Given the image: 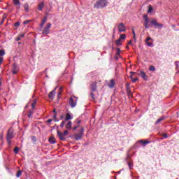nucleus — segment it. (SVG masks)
<instances>
[{
	"label": "nucleus",
	"mask_w": 179,
	"mask_h": 179,
	"mask_svg": "<svg viewBox=\"0 0 179 179\" xmlns=\"http://www.w3.org/2000/svg\"><path fill=\"white\" fill-rule=\"evenodd\" d=\"M149 70L152 72H155V71H156V67H155V66H150Z\"/></svg>",
	"instance_id": "nucleus-29"
},
{
	"label": "nucleus",
	"mask_w": 179,
	"mask_h": 179,
	"mask_svg": "<svg viewBox=\"0 0 179 179\" xmlns=\"http://www.w3.org/2000/svg\"><path fill=\"white\" fill-rule=\"evenodd\" d=\"M19 37L21 38H23V37H24V34H20V35L19 36Z\"/></svg>",
	"instance_id": "nucleus-46"
},
{
	"label": "nucleus",
	"mask_w": 179,
	"mask_h": 179,
	"mask_svg": "<svg viewBox=\"0 0 179 179\" xmlns=\"http://www.w3.org/2000/svg\"><path fill=\"white\" fill-rule=\"evenodd\" d=\"M14 25L15 26V27H19L20 26V22H17L15 23Z\"/></svg>",
	"instance_id": "nucleus-38"
},
{
	"label": "nucleus",
	"mask_w": 179,
	"mask_h": 179,
	"mask_svg": "<svg viewBox=\"0 0 179 179\" xmlns=\"http://www.w3.org/2000/svg\"><path fill=\"white\" fill-rule=\"evenodd\" d=\"M13 136H14L13 130H12V128H10L7 133V142H8V145H10V143H12V139H13Z\"/></svg>",
	"instance_id": "nucleus-2"
},
{
	"label": "nucleus",
	"mask_w": 179,
	"mask_h": 179,
	"mask_svg": "<svg viewBox=\"0 0 179 179\" xmlns=\"http://www.w3.org/2000/svg\"><path fill=\"white\" fill-rule=\"evenodd\" d=\"M29 3H26L25 4H24V9L27 13H29Z\"/></svg>",
	"instance_id": "nucleus-23"
},
{
	"label": "nucleus",
	"mask_w": 179,
	"mask_h": 179,
	"mask_svg": "<svg viewBox=\"0 0 179 179\" xmlns=\"http://www.w3.org/2000/svg\"><path fill=\"white\" fill-rule=\"evenodd\" d=\"M125 38H127V35L121 34L119 38V40H120V41H122V40H125Z\"/></svg>",
	"instance_id": "nucleus-27"
},
{
	"label": "nucleus",
	"mask_w": 179,
	"mask_h": 179,
	"mask_svg": "<svg viewBox=\"0 0 179 179\" xmlns=\"http://www.w3.org/2000/svg\"><path fill=\"white\" fill-rule=\"evenodd\" d=\"M55 90H52V92H50L49 93L48 97L49 99H50L51 100H52L54 99V97H55Z\"/></svg>",
	"instance_id": "nucleus-15"
},
{
	"label": "nucleus",
	"mask_w": 179,
	"mask_h": 179,
	"mask_svg": "<svg viewBox=\"0 0 179 179\" xmlns=\"http://www.w3.org/2000/svg\"><path fill=\"white\" fill-rule=\"evenodd\" d=\"M108 5V2L106 0H98L94 4V9H101L102 8H106Z\"/></svg>",
	"instance_id": "nucleus-1"
},
{
	"label": "nucleus",
	"mask_w": 179,
	"mask_h": 179,
	"mask_svg": "<svg viewBox=\"0 0 179 179\" xmlns=\"http://www.w3.org/2000/svg\"><path fill=\"white\" fill-rule=\"evenodd\" d=\"M66 129H72V122L69 121L66 124Z\"/></svg>",
	"instance_id": "nucleus-19"
},
{
	"label": "nucleus",
	"mask_w": 179,
	"mask_h": 179,
	"mask_svg": "<svg viewBox=\"0 0 179 179\" xmlns=\"http://www.w3.org/2000/svg\"><path fill=\"white\" fill-rule=\"evenodd\" d=\"M61 118L62 119V116L61 117Z\"/></svg>",
	"instance_id": "nucleus-59"
},
{
	"label": "nucleus",
	"mask_w": 179,
	"mask_h": 179,
	"mask_svg": "<svg viewBox=\"0 0 179 179\" xmlns=\"http://www.w3.org/2000/svg\"><path fill=\"white\" fill-rule=\"evenodd\" d=\"M164 120H166V117L162 116V117L159 118V119L155 122V124H159V123L162 122V121H163Z\"/></svg>",
	"instance_id": "nucleus-25"
},
{
	"label": "nucleus",
	"mask_w": 179,
	"mask_h": 179,
	"mask_svg": "<svg viewBox=\"0 0 179 179\" xmlns=\"http://www.w3.org/2000/svg\"><path fill=\"white\" fill-rule=\"evenodd\" d=\"M117 29L119 30V33L127 31V27H125V25L124 24V23L119 24L117 25Z\"/></svg>",
	"instance_id": "nucleus-7"
},
{
	"label": "nucleus",
	"mask_w": 179,
	"mask_h": 179,
	"mask_svg": "<svg viewBox=\"0 0 179 179\" xmlns=\"http://www.w3.org/2000/svg\"><path fill=\"white\" fill-rule=\"evenodd\" d=\"M31 21L30 20H26L24 21L23 23L24 24H29V23H30Z\"/></svg>",
	"instance_id": "nucleus-37"
},
{
	"label": "nucleus",
	"mask_w": 179,
	"mask_h": 179,
	"mask_svg": "<svg viewBox=\"0 0 179 179\" xmlns=\"http://www.w3.org/2000/svg\"><path fill=\"white\" fill-rule=\"evenodd\" d=\"M65 127V121L62 122L60 124V128H64Z\"/></svg>",
	"instance_id": "nucleus-36"
},
{
	"label": "nucleus",
	"mask_w": 179,
	"mask_h": 179,
	"mask_svg": "<svg viewBox=\"0 0 179 179\" xmlns=\"http://www.w3.org/2000/svg\"><path fill=\"white\" fill-rule=\"evenodd\" d=\"M69 103L71 108H75V107H76V104L78 103V98H76V96L70 97Z\"/></svg>",
	"instance_id": "nucleus-3"
},
{
	"label": "nucleus",
	"mask_w": 179,
	"mask_h": 179,
	"mask_svg": "<svg viewBox=\"0 0 179 179\" xmlns=\"http://www.w3.org/2000/svg\"><path fill=\"white\" fill-rule=\"evenodd\" d=\"M3 55H5V50H0V57H3Z\"/></svg>",
	"instance_id": "nucleus-33"
},
{
	"label": "nucleus",
	"mask_w": 179,
	"mask_h": 179,
	"mask_svg": "<svg viewBox=\"0 0 179 179\" xmlns=\"http://www.w3.org/2000/svg\"><path fill=\"white\" fill-rule=\"evenodd\" d=\"M53 113H55L53 117L57 118V110L55 109H54Z\"/></svg>",
	"instance_id": "nucleus-40"
},
{
	"label": "nucleus",
	"mask_w": 179,
	"mask_h": 179,
	"mask_svg": "<svg viewBox=\"0 0 179 179\" xmlns=\"http://www.w3.org/2000/svg\"><path fill=\"white\" fill-rule=\"evenodd\" d=\"M14 5L17 6V5H20V1L19 0H13Z\"/></svg>",
	"instance_id": "nucleus-28"
},
{
	"label": "nucleus",
	"mask_w": 179,
	"mask_h": 179,
	"mask_svg": "<svg viewBox=\"0 0 179 179\" xmlns=\"http://www.w3.org/2000/svg\"><path fill=\"white\" fill-rule=\"evenodd\" d=\"M48 124H51L52 122V119H49L47 120Z\"/></svg>",
	"instance_id": "nucleus-43"
},
{
	"label": "nucleus",
	"mask_w": 179,
	"mask_h": 179,
	"mask_svg": "<svg viewBox=\"0 0 179 179\" xmlns=\"http://www.w3.org/2000/svg\"><path fill=\"white\" fill-rule=\"evenodd\" d=\"M128 44L130 45H132V41H129L128 42Z\"/></svg>",
	"instance_id": "nucleus-48"
},
{
	"label": "nucleus",
	"mask_w": 179,
	"mask_h": 179,
	"mask_svg": "<svg viewBox=\"0 0 179 179\" xmlns=\"http://www.w3.org/2000/svg\"><path fill=\"white\" fill-rule=\"evenodd\" d=\"M72 118L73 117H72V115H71V114L69 113L66 114L65 121H69V120H72Z\"/></svg>",
	"instance_id": "nucleus-20"
},
{
	"label": "nucleus",
	"mask_w": 179,
	"mask_h": 179,
	"mask_svg": "<svg viewBox=\"0 0 179 179\" xmlns=\"http://www.w3.org/2000/svg\"><path fill=\"white\" fill-rule=\"evenodd\" d=\"M45 4L44 1H41L38 5V10L42 11L43 8H44Z\"/></svg>",
	"instance_id": "nucleus-16"
},
{
	"label": "nucleus",
	"mask_w": 179,
	"mask_h": 179,
	"mask_svg": "<svg viewBox=\"0 0 179 179\" xmlns=\"http://www.w3.org/2000/svg\"><path fill=\"white\" fill-rule=\"evenodd\" d=\"M18 71H19V67L17 66V65H16V64H14L13 65V74L16 75V73H17Z\"/></svg>",
	"instance_id": "nucleus-12"
},
{
	"label": "nucleus",
	"mask_w": 179,
	"mask_h": 179,
	"mask_svg": "<svg viewBox=\"0 0 179 179\" xmlns=\"http://www.w3.org/2000/svg\"><path fill=\"white\" fill-rule=\"evenodd\" d=\"M126 90L127 93L131 94V84L129 83H126Z\"/></svg>",
	"instance_id": "nucleus-18"
},
{
	"label": "nucleus",
	"mask_w": 179,
	"mask_h": 179,
	"mask_svg": "<svg viewBox=\"0 0 179 179\" xmlns=\"http://www.w3.org/2000/svg\"><path fill=\"white\" fill-rule=\"evenodd\" d=\"M91 97L92 99H93V100H94V94H93V92H91Z\"/></svg>",
	"instance_id": "nucleus-45"
},
{
	"label": "nucleus",
	"mask_w": 179,
	"mask_h": 179,
	"mask_svg": "<svg viewBox=\"0 0 179 179\" xmlns=\"http://www.w3.org/2000/svg\"><path fill=\"white\" fill-rule=\"evenodd\" d=\"M122 43H121V40L118 39L116 41V45H121Z\"/></svg>",
	"instance_id": "nucleus-34"
},
{
	"label": "nucleus",
	"mask_w": 179,
	"mask_h": 179,
	"mask_svg": "<svg viewBox=\"0 0 179 179\" xmlns=\"http://www.w3.org/2000/svg\"><path fill=\"white\" fill-rule=\"evenodd\" d=\"M179 62H176V65L178 66Z\"/></svg>",
	"instance_id": "nucleus-53"
},
{
	"label": "nucleus",
	"mask_w": 179,
	"mask_h": 179,
	"mask_svg": "<svg viewBox=\"0 0 179 179\" xmlns=\"http://www.w3.org/2000/svg\"><path fill=\"white\" fill-rule=\"evenodd\" d=\"M139 76H141V78H143V79H144V80H148V76L146 75L145 73H144V71H141L138 73Z\"/></svg>",
	"instance_id": "nucleus-13"
},
{
	"label": "nucleus",
	"mask_w": 179,
	"mask_h": 179,
	"mask_svg": "<svg viewBox=\"0 0 179 179\" xmlns=\"http://www.w3.org/2000/svg\"><path fill=\"white\" fill-rule=\"evenodd\" d=\"M143 19L145 20L144 22L145 28L149 29V27H152V26H150V24H149L150 21H149V18L148 17V15H144Z\"/></svg>",
	"instance_id": "nucleus-5"
},
{
	"label": "nucleus",
	"mask_w": 179,
	"mask_h": 179,
	"mask_svg": "<svg viewBox=\"0 0 179 179\" xmlns=\"http://www.w3.org/2000/svg\"><path fill=\"white\" fill-rule=\"evenodd\" d=\"M128 164H129V169H130V170H131V169H132V165H131V163H129V162Z\"/></svg>",
	"instance_id": "nucleus-47"
},
{
	"label": "nucleus",
	"mask_w": 179,
	"mask_h": 179,
	"mask_svg": "<svg viewBox=\"0 0 179 179\" xmlns=\"http://www.w3.org/2000/svg\"><path fill=\"white\" fill-rule=\"evenodd\" d=\"M164 139H166V138H168L167 134H164Z\"/></svg>",
	"instance_id": "nucleus-49"
},
{
	"label": "nucleus",
	"mask_w": 179,
	"mask_h": 179,
	"mask_svg": "<svg viewBox=\"0 0 179 179\" xmlns=\"http://www.w3.org/2000/svg\"><path fill=\"white\" fill-rule=\"evenodd\" d=\"M20 176H22V171H17V172L16 173V177L17 178H19V177H20Z\"/></svg>",
	"instance_id": "nucleus-31"
},
{
	"label": "nucleus",
	"mask_w": 179,
	"mask_h": 179,
	"mask_svg": "<svg viewBox=\"0 0 179 179\" xmlns=\"http://www.w3.org/2000/svg\"><path fill=\"white\" fill-rule=\"evenodd\" d=\"M114 86H115V80L111 79L108 83V87H110V89H113Z\"/></svg>",
	"instance_id": "nucleus-10"
},
{
	"label": "nucleus",
	"mask_w": 179,
	"mask_h": 179,
	"mask_svg": "<svg viewBox=\"0 0 179 179\" xmlns=\"http://www.w3.org/2000/svg\"><path fill=\"white\" fill-rule=\"evenodd\" d=\"M127 48L128 49V48H129V46H127Z\"/></svg>",
	"instance_id": "nucleus-55"
},
{
	"label": "nucleus",
	"mask_w": 179,
	"mask_h": 179,
	"mask_svg": "<svg viewBox=\"0 0 179 179\" xmlns=\"http://www.w3.org/2000/svg\"><path fill=\"white\" fill-rule=\"evenodd\" d=\"M21 38L19 36L18 38H17V41H20Z\"/></svg>",
	"instance_id": "nucleus-51"
},
{
	"label": "nucleus",
	"mask_w": 179,
	"mask_h": 179,
	"mask_svg": "<svg viewBox=\"0 0 179 179\" xmlns=\"http://www.w3.org/2000/svg\"><path fill=\"white\" fill-rule=\"evenodd\" d=\"M85 131V129L81 128L80 130V133L75 135L76 141H79L82 139V136H83V132Z\"/></svg>",
	"instance_id": "nucleus-8"
},
{
	"label": "nucleus",
	"mask_w": 179,
	"mask_h": 179,
	"mask_svg": "<svg viewBox=\"0 0 179 179\" xmlns=\"http://www.w3.org/2000/svg\"><path fill=\"white\" fill-rule=\"evenodd\" d=\"M51 28V23H48L47 26L44 28L42 34H50V29Z\"/></svg>",
	"instance_id": "nucleus-9"
},
{
	"label": "nucleus",
	"mask_w": 179,
	"mask_h": 179,
	"mask_svg": "<svg viewBox=\"0 0 179 179\" xmlns=\"http://www.w3.org/2000/svg\"><path fill=\"white\" fill-rule=\"evenodd\" d=\"M2 85V83H0V86Z\"/></svg>",
	"instance_id": "nucleus-56"
},
{
	"label": "nucleus",
	"mask_w": 179,
	"mask_h": 179,
	"mask_svg": "<svg viewBox=\"0 0 179 179\" xmlns=\"http://www.w3.org/2000/svg\"><path fill=\"white\" fill-rule=\"evenodd\" d=\"M152 12H153V8L150 5L148 6V13H152Z\"/></svg>",
	"instance_id": "nucleus-30"
},
{
	"label": "nucleus",
	"mask_w": 179,
	"mask_h": 179,
	"mask_svg": "<svg viewBox=\"0 0 179 179\" xmlns=\"http://www.w3.org/2000/svg\"><path fill=\"white\" fill-rule=\"evenodd\" d=\"M139 143H142V145H149V143H150V141H143V140H140Z\"/></svg>",
	"instance_id": "nucleus-21"
},
{
	"label": "nucleus",
	"mask_w": 179,
	"mask_h": 179,
	"mask_svg": "<svg viewBox=\"0 0 179 179\" xmlns=\"http://www.w3.org/2000/svg\"><path fill=\"white\" fill-rule=\"evenodd\" d=\"M68 134H69L68 130H65V131H64V133H63V135H64V136H66V135H68Z\"/></svg>",
	"instance_id": "nucleus-41"
},
{
	"label": "nucleus",
	"mask_w": 179,
	"mask_h": 179,
	"mask_svg": "<svg viewBox=\"0 0 179 179\" xmlns=\"http://www.w3.org/2000/svg\"><path fill=\"white\" fill-rule=\"evenodd\" d=\"M55 121H58V120H55Z\"/></svg>",
	"instance_id": "nucleus-58"
},
{
	"label": "nucleus",
	"mask_w": 179,
	"mask_h": 179,
	"mask_svg": "<svg viewBox=\"0 0 179 179\" xmlns=\"http://www.w3.org/2000/svg\"><path fill=\"white\" fill-rule=\"evenodd\" d=\"M49 142L50 143H52V145H54V143H57V141H55V138L54 137H50L49 138Z\"/></svg>",
	"instance_id": "nucleus-24"
},
{
	"label": "nucleus",
	"mask_w": 179,
	"mask_h": 179,
	"mask_svg": "<svg viewBox=\"0 0 179 179\" xmlns=\"http://www.w3.org/2000/svg\"><path fill=\"white\" fill-rule=\"evenodd\" d=\"M61 93H62V87H60L58 92V98L59 99V96H61Z\"/></svg>",
	"instance_id": "nucleus-35"
},
{
	"label": "nucleus",
	"mask_w": 179,
	"mask_h": 179,
	"mask_svg": "<svg viewBox=\"0 0 179 179\" xmlns=\"http://www.w3.org/2000/svg\"><path fill=\"white\" fill-rule=\"evenodd\" d=\"M20 8V6L18 7V9Z\"/></svg>",
	"instance_id": "nucleus-57"
},
{
	"label": "nucleus",
	"mask_w": 179,
	"mask_h": 179,
	"mask_svg": "<svg viewBox=\"0 0 179 179\" xmlns=\"http://www.w3.org/2000/svg\"><path fill=\"white\" fill-rule=\"evenodd\" d=\"M45 22H47V17H44L43 19H42V22L40 24V27L41 29H43V27H44V24H45Z\"/></svg>",
	"instance_id": "nucleus-17"
},
{
	"label": "nucleus",
	"mask_w": 179,
	"mask_h": 179,
	"mask_svg": "<svg viewBox=\"0 0 179 179\" xmlns=\"http://www.w3.org/2000/svg\"><path fill=\"white\" fill-rule=\"evenodd\" d=\"M133 75H135V73L131 72V76H130V78H131V80H132L133 83H135V82H136L138 80V78H132Z\"/></svg>",
	"instance_id": "nucleus-26"
},
{
	"label": "nucleus",
	"mask_w": 179,
	"mask_h": 179,
	"mask_svg": "<svg viewBox=\"0 0 179 179\" xmlns=\"http://www.w3.org/2000/svg\"><path fill=\"white\" fill-rule=\"evenodd\" d=\"M36 101H34L32 103H31V110H29V113H28V118H31V116L34 114V112L35 108H36Z\"/></svg>",
	"instance_id": "nucleus-6"
},
{
	"label": "nucleus",
	"mask_w": 179,
	"mask_h": 179,
	"mask_svg": "<svg viewBox=\"0 0 179 179\" xmlns=\"http://www.w3.org/2000/svg\"><path fill=\"white\" fill-rule=\"evenodd\" d=\"M2 62H3V57L0 56V65H2Z\"/></svg>",
	"instance_id": "nucleus-39"
},
{
	"label": "nucleus",
	"mask_w": 179,
	"mask_h": 179,
	"mask_svg": "<svg viewBox=\"0 0 179 179\" xmlns=\"http://www.w3.org/2000/svg\"><path fill=\"white\" fill-rule=\"evenodd\" d=\"M57 136L60 141H65L66 138L64 136V134H62L59 130H57Z\"/></svg>",
	"instance_id": "nucleus-11"
},
{
	"label": "nucleus",
	"mask_w": 179,
	"mask_h": 179,
	"mask_svg": "<svg viewBox=\"0 0 179 179\" xmlns=\"http://www.w3.org/2000/svg\"><path fill=\"white\" fill-rule=\"evenodd\" d=\"M149 40H152V38L150 37L147 38L145 40V43L148 47H153V43L149 42Z\"/></svg>",
	"instance_id": "nucleus-14"
},
{
	"label": "nucleus",
	"mask_w": 179,
	"mask_h": 179,
	"mask_svg": "<svg viewBox=\"0 0 179 179\" xmlns=\"http://www.w3.org/2000/svg\"><path fill=\"white\" fill-rule=\"evenodd\" d=\"M150 22L151 24H152V26H154L155 27H157V29H162L163 27V24H160L157 22L156 20H153Z\"/></svg>",
	"instance_id": "nucleus-4"
},
{
	"label": "nucleus",
	"mask_w": 179,
	"mask_h": 179,
	"mask_svg": "<svg viewBox=\"0 0 179 179\" xmlns=\"http://www.w3.org/2000/svg\"><path fill=\"white\" fill-rule=\"evenodd\" d=\"M127 94L129 96V97H132V92L131 91L130 94H129V92H127Z\"/></svg>",
	"instance_id": "nucleus-44"
},
{
	"label": "nucleus",
	"mask_w": 179,
	"mask_h": 179,
	"mask_svg": "<svg viewBox=\"0 0 179 179\" xmlns=\"http://www.w3.org/2000/svg\"><path fill=\"white\" fill-rule=\"evenodd\" d=\"M132 34L134 38H136L135 30L132 29Z\"/></svg>",
	"instance_id": "nucleus-42"
},
{
	"label": "nucleus",
	"mask_w": 179,
	"mask_h": 179,
	"mask_svg": "<svg viewBox=\"0 0 179 179\" xmlns=\"http://www.w3.org/2000/svg\"><path fill=\"white\" fill-rule=\"evenodd\" d=\"M91 87H92V92H96V89H97V85H96V83H93L91 85Z\"/></svg>",
	"instance_id": "nucleus-22"
},
{
	"label": "nucleus",
	"mask_w": 179,
	"mask_h": 179,
	"mask_svg": "<svg viewBox=\"0 0 179 179\" xmlns=\"http://www.w3.org/2000/svg\"><path fill=\"white\" fill-rule=\"evenodd\" d=\"M120 48H118V49H117V55H120Z\"/></svg>",
	"instance_id": "nucleus-50"
},
{
	"label": "nucleus",
	"mask_w": 179,
	"mask_h": 179,
	"mask_svg": "<svg viewBox=\"0 0 179 179\" xmlns=\"http://www.w3.org/2000/svg\"><path fill=\"white\" fill-rule=\"evenodd\" d=\"M14 153H15V155H17V153H19V147H15L14 148Z\"/></svg>",
	"instance_id": "nucleus-32"
},
{
	"label": "nucleus",
	"mask_w": 179,
	"mask_h": 179,
	"mask_svg": "<svg viewBox=\"0 0 179 179\" xmlns=\"http://www.w3.org/2000/svg\"><path fill=\"white\" fill-rule=\"evenodd\" d=\"M2 23H3V21L1 22V24H2Z\"/></svg>",
	"instance_id": "nucleus-54"
},
{
	"label": "nucleus",
	"mask_w": 179,
	"mask_h": 179,
	"mask_svg": "<svg viewBox=\"0 0 179 179\" xmlns=\"http://www.w3.org/2000/svg\"><path fill=\"white\" fill-rule=\"evenodd\" d=\"M73 129V131H75V129H78V127H74Z\"/></svg>",
	"instance_id": "nucleus-52"
}]
</instances>
